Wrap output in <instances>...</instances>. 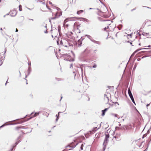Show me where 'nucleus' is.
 <instances>
[{
    "mask_svg": "<svg viewBox=\"0 0 151 151\" xmlns=\"http://www.w3.org/2000/svg\"><path fill=\"white\" fill-rule=\"evenodd\" d=\"M28 115H27L24 117L23 118H22V119H23L26 118V117H27Z\"/></svg>",
    "mask_w": 151,
    "mask_h": 151,
    "instance_id": "09e8293b",
    "label": "nucleus"
},
{
    "mask_svg": "<svg viewBox=\"0 0 151 151\" xmlns=\"http://www.w3.org/2000/svg\"><path fill=\"white\" fill-rule=\"evenodd\" d=\"M118 116V115L117 114H115V116L116 117H117V116Z\"/></svg>",
    "mask_w": 151,
    "mask_h": 151,
    "instance_id": "3c124183",
    "label": "nucleus"
},
{
    "mask_svg": "<svg viewBox=\"0 0 151 151\" xmlns=\"http://www.w3.org/2000/svg\"><path fill=\"white\" fill-rule=\"evenodd\" d=\"M13 150V147L10 150H9V151H12V150Z\"/></svg>",
    "mask_w": 151,
    "mask_h": 151,
    "instance_id": "de8ad7c7",
    "label": "nucleus"
},
{
    "mask_svg": "<svg viewBox=\"0 0 151 151\" xmlns=\"http://www.w3.org/2000/svg\"><path fill=\"white\" fill-rule=\"evenodd\" d=\"M31 71V66H29L28 67V75H29L30 72Z\"/></svg>",
    "mask_w": 151,
    "mask_h": 151,
    "instance_id": "2eb2a0df",
    "label": "nucleus"
},
{
    "mask_svg": "<svg viewBox=\"0 0 151 151\" xmlns=\"http://www.w3.org/2000/svg\"><path fill=\"white\" fill-rule=\"evenodd\" d=\"M20 141H21V140H19L18 141V142H17H17H15V145H13V147H16V145H17V144L19 143V142H20Z\"/></svg>",
    "mask_w": 151,
    "mask_h": 151,
    "instance_id": "aec40b11",
    "label": "nucleus"
},
{
    "mask_svg": "<svg viewBox=\"0 0 151 151\" xmlns=\"http://www.w3.org/2000/svg\"><path fill=\"white\" fill-rule=\"evenodd\" d=\"M9 15V14H7L5 15H4V17H5V16H6L7 15Z\"/></svg>",
    "mask_w": 151,
    "mask_h": 151,
    "instance_id": "e2e57ef3",
    "label": "nucleus"
},
{
    "mask_svg": "<svg viewBox=\"0 0 151 151\" xmlns=\"http://www.w3.org/2000/svg\"><path fill=\"white\" fill-rule=\"evenodd\" d=\"M6 49L5 48V50H4V51H5L4 53H6Z\"/></svg>",
    "mask_w": 151,
    "mask_h": 151,
    "instance_id": "13d9d810",
    "label": "nucleus"
},
{
    "mask_svg": "<svg viewBox=\"0 0 151 151\" xmlns=\"http://www.w3.org/2000/svg\"><path fill=\"white\" fill-rule=\"evenodd\" d=\"M143 7H147L148 9H150V7H147V6H143Z\"/></svg>",
    "mask_w": 151,
    "mask_h": 151,
    "instance_id": "603ef678",
    "label": "nucleus"
},
{
    "mask_svg": "<svg viewBox=\"0 0 151 151\" xmlns=\"http://www.w3.org/2000/svg\"><path fill=\"white\" fill-rule=\"evenodd\" d=\"M109 27L108 26L107 27H105V28L104 29V30H106V29L109 28Z\"/></svg>",
    "mask_w": 151,
    "mask_h": 151,
    "instance_id": "a18cd8bd",
    "label": "nucleus"
},
{
    "mask_svg": "<svg viewBox=\"0 0 151 151\" xmlns=\"http://www.w3.org/2000/svg\"><path fill=\"white\" fill-rule=\"evenodd\" d=\"M98 19L100 21H101V19H102V18L100 17H98Z\"/></svg>",
    "mask_w": 151,
    "mask_h": 151,
    "instance_id": "f704fd0d",
    "label": "nucleus"
},
{
    "mask_svg": "<svg viewBox=\"0 0 151 151\" xmlns=\"http://www.w3.org/2000/svg\"><path fill=\"white\" fill-rule=\"evenodd\" d=\"M17 13V12L15 9H14L10 11V15L11 17H14L16 15Z\"/></svg>",
    "mask_w": 151,
    "mask_h": 151,
    "instance_id": "39448f33",
    "label": "nucleus"
},
{
    "mask_svg": "<svg viewBox=\"0 0 151 151\" xmlns=\"http://www.w3.org/2000/svg\"><path fill=\"white\" fill-rule=\"evenodd\" d=\"M23 126H22V127H16V129H17L19 128H22V129H23L24 128H23Z\"/></svg>",
    "mask_w": 151,
    "mask_h": 151,
    "instance_id": "b1692460",
    "label": "nucleus"
},
{
    "mask_svg": "<svg viewBox=\"0 0 151 151\" xmlns=\"http://www.w3.org/2000/svg\"><path fill=\"white\" fill-rule=\"evenodd\" d=\"M136 9V8H134V9H132V10H131V11L132 12L133 11H134V10H135Z\"/></svg>",
    "mask_w": 151,
    "mask_h": 151,
    "instance_id": "a19ab883",
    "label": "nucleus"
},
{
    "mask_svg": "<svg viewBox=\"0 0 151 151\" xmlns=\"http://www.w3.org/2000/svg\"><path fill=\"white\" fill-rule=\"evenodd\" d=\"M19 11H21L22 10V6L21 5H20L19 6Z\"/></svg>",
    "mask_w": 151,
    "mask_h": 151,
    "instance_id": "393cba45",
    "label": "nucleus"
},
{
    "mask_svg": "<svg viewBox=\"0 0 151 151\" xmlns=\"http://www.w3.org/2000/svg\"><path fill=\"white\" fill-rule=\"evenodd\" d=\"M144 49H146V48H141V49H137V50H135L132 54V55H131V57H133L134 55V54H135V53H136L137 52H138V51L140 50H143Z\"/></svg>",
    "mask_w": 151,
    "mask_h": 151,
    "instance_id": "1a4fd4ad",
    "label": "nucleus"
},
{
    "mask_svg": "<svg viewBox=\"0 0 151 151\" xmlns=\"http://www.w3.org/2000/svg\"><path fill=\"white\" fill-rule=\"evenodd\" d=\"M115 106H117V105H119V104H118V103L117 102H116L115 104Z\"/></svg>",
    "mask_w": 151,
    "mask_h": 151,
    "instance_id": "473e14b6",
    "label": "nucleus"
},
{
    "mask_svg": "<svg viewBox=\"0 0 151 151\" xmlns=\"http://www.w3.org/2000/svg\"><path fill=\"white\" fill-rule=\"evenodd\" d=\"M40 113V112H35L34 115V116L33 117H30L27 120H23V121H21L19 122L16 123L15 124H6L7 123L10 122H13L14 121H18L19 120V119H16V120H14L12 121L11 122H7L6 123H5L4 124L2 125L0 127V128H2L4 127V126H6L7 125H14V124H22L23 123H24L26 121H28L30 119H31L32 117H35L37 116V115H39V114Z\"/></svg>",
    "mask_w": 151,
    "mask_h": 151,
    "instance_id": "f257e3e1",
    "label": "nucleus"
},
{
    "mask_svg": "<svg viewBox=\"0 0 151 151\" xmlns=\"http://www.w3.org/2000/svg\"><path fill=\"white\" fill-rule=\"evenodd\" d=\"M19 73H20V76H21V73L20 71H19Z\"/></svg>",
    "mask_w": 151,
    "mask_h": 151,
    "instance_id": "69168bd1",
    "label": "nucleus"
},
{
    "mask_svg": "<svg viewBox=\"0 0 151 151\" xmlns=\"http://www.w3.org/2000/svg\"><path fill=\"white\" fill-rule=\"evenodd\" d=\"M73 64H71L70 65V68H73Z\"/></svg>",
    "mask_w": 151,
    "mask_h": 151,
    "instance_id": "c9c22d12",
    "label": "nucleus"
},
{
    "mask_svg": "<svg viewBox=\"0 0 151 151\" xmlns=\"http://www.w3.org/2000/svg\"><path fill=\"white\" fill-rule=\"evenodd\" d=\"M146 57V56H143L141 58H142V59H143V58H145V57Z\"/></svg>",
    "mask_w": 151,
    "mask_h": 151,
    "instance_id": "5fc2aeb1",
    "label": "nucleus"
},
{
    "mask_svg": "<svg viewBox=\"0 0 151 151\" xmlns=\"http://www.w3.org/2000/svg\"><path fill=\"white\" fill-rule=\"evenodd\" d=\"M110 95V94L108 93L107 94H104V100L106 102L108 103L109 101V96Z\"/></svg>",
    "mask_w": 151,
    "mask_h": 151,
    "instance_id": "423d86ee",
    "label": "nucleus"
},
{
    "mask_svg": "<svg viewBox=\"0 0 151 151\" xmlns=\"http://www.w3.org/2000/svg\"><path fill=\"white\" fill-rule=\"evenodd\" d=\"M125 126H123L121 127H115V129L116 130L118 129V130H125V129L124 128Z\"/></svg>",
    "mask_w": 151,
    "mask_h": 151,
    "instance_id": "9b49d317",
    "label": "nucleus"
},
{
    "mask_svg": "<svg viewBox=\"0 0 151 151\" xmlns=\"http://www.w3.org/2000/svg\"><path fill=\"white\" fill-rule=\"evenodd\" d=\"M96 64L94 65L93 66V68H96Z\"/></svg>",
    "mask_w": 151,
    "mask_h": 151,
    "instance_id": "4c0bfd02",
    "label": "nucleus"
},
{
    "mask_svg": "<svg viewBox=\"0 0 151 151\" xmlns=\"http://www.w3.org/2000/svg\"><path fill=\"white\" fill-rule=\"evenodd\" d=\"M62 12H56V14H55V17L51 18L50 19H54L56 18H59L60 16H61L62 15Z\"/></svg>",
    "mask_w": 151,
    "mask_h": 151,
    "instance_id": "20e7f679",
    "label": "nucleus"
},
{
    "mask_svg": "<svg viewBox=\"0 0 151 151\" xmlns=\"http://www.w3.org/2000/svg\"><path fill=\"white\" fill-rule=\"evenodd\" d=\"M91 40L92 42H94L95 43L98 44V45H100L101 44V42L99 41H96L94 40L93 39H91Z\"/></svg>",
    "mask_w": 151,
    "mask_h": 151,
    "instance_id": "4468645a",
    "label": "nucleus"
},
{
    "mask_svg": "<svg viewBox=\"0 0 151 151\" xmlns=\"http://www.w3.org/2000/svg\"><path fill=\"white\" fill-rule=\"evenodd\" d=\"M105 138H108L109 137V135L108 132H106L105 133Z\"/></svg>",
    "mask_w": 151,
    "mask_h": 151,
    "instance_id": "f3484780",
    "label": "nucleus"
},
{
    "mask_svg": "<svg viewBox=\"0 0 151 151\" xmlns=\"http://www.w3.org/2000/svg\"><path fill=\"white\" fill-rule=\"evenodd\" d=\"M128 93L129 95L131 100L133 102V103L135 104V105H136V104L135 102L133 97L132 94L131 93V92L129 88H128Z\"/></svg>",
    "mask_w": 151,
    "mask_h": 151,
    "instance_id": "7ed1b4c3",
    "label": "nucleus"
},
{
    "mask_svg": "<svg viewBox=\"0 0 151 151\" xmlns=\"http://www.w3.org/2000/svg\"><path fill=\"white\" fill-rule=\"evenodd\" d=\"M141 60V58H138L137 59V61H140Z\"/></svg>",
    "mask_w": 151,
    "mask_h": 151,
    "instance_id": "c03bdc74",
    "label": "nucleus"
},
{
    "mask_svg": "<svg viewBox=\"0 0 151 151\" xmlns=\"http://www.w3.org/2000/svg\"><path fill=\"white\" fill-rule=\"evenodd\" d=\"M49 3L50 4H52V3L51 2H50V1L49 2Z\"/></svg>",
    "mask_w": 151,
    "mask_h": 151,
    "instance_id": "338daca9",
    "label": "nucleus"
},
{
    "mask_svg": "<svg viewBox=\"0 0 151 151\" xmlns=\"http://www.w3.org/2000/svg\"><path fill=\"white\" fill-rule=\"evenodd\" d=\"M61 46L68 47L69 46V45L67 41L64 40L63 44V45H61Z\"/></svg>",
    "mask_w": 151,
    "mask_h": 151,
    "instance_id": "0eeeda50",
    "label": "nucleus"
},
{
    "mask_svg": "<svg viewBox=\"0 0 151 151\" xmlns=\"http://www.w3.org/2000/svg\"><path fill=\"white\" fill-rule=\"evenodd\" d=\"M55 79H56L58 81H60L61 80L60 79L58 78H55Z\"/></svg>",
    "mask_w": 151,
    "mask_h": 151,
    "instance_id": "58836bf2",
    "label": "nucleus"
},
{
    "mask_svg": "<svg viewBox=\"0 0 151 151\" xmlns=\"http://www.w3.org/2000/svg\"><path fill=\"white\" fill-rule=\"evenodd\" d=\"M86 36L90 40L91 39H91V37L89 35H86Z\"/></svg>",
    "mask_w": 151,
    "mask_h": 151,
    "instance_id": "5701e85b",
    "label": "nucleus"
},
{
    "mask_svg": "<svg viewBox=\"0 0 151 151\" xmlns=\"http://www.w3.org/2000/svg\"><path fill=\"white\" fill-rule=\"evenodd\" d=\"M5 57L4 56H1V55H0V66H1L3 63L4 59V58Z\"/></svg>",
    "mask_w": 151,
    "mask_h": 151,
    "instance_id": "6e6552de",
    "label": "nucleus"
},
{
    "mask_svg": "<svg viewBox=\"0 0 151 151\" xmlns=\"http://www.w3.org/2000/svg\"><path fill=\"white\" fill-rule=\"evenodd\" d=\"M44 32L45 33H48V31L47 30H46Z\"/></svg>",
    "mask_w": 151,
    "mask_h": 151,
    "instance_id": "8fccbe9b",
    "label": "nucleus"
},
{
    "mask_svg": "<svg viewBox=\"0 0 151 151\" xmlns=\"http://www.w3.org/2000/svg\"><path fill=\"white\" fill-rule=\"evenodd\" d=\"M150 129H149L147 132V134H148L149 133Z\"/></svg>",
    "mask_w": 151,
    "mask_h": 151,
    "instance_id": "79ce46f5",
    "label": "nucleus"
},
{
    "mask_svg": "<svg viewBox=\"0 0 151 151\" xmlns=\"http://www.w3.org/2000/svg\"><path fill=\"white\" fill-rule=\"evenodd\" d=\"M109 141L108 138H105L104 142L103 143V145H106L107 144Z\"/></svg>",
    "mask_w": 151,
    "mask_h": 151,
    "instance_id": "ddd939ff",
    "label": "nucleus"
},
{
    "mask_svg": "<svg viewBox=\"0 0 151 151\" xmlns=\"http://www.w3.org/2000/svg\"><path fill=\"white\" fill-rule=\"evenodd\" d=\"M61 112H59L58 113V114L56 115V116L57 117V118L55 120L56 122H57L58 121V119H59V114L60 113H61Z\"/></svg>",
    "mask_w": 151,
    "mask_h": 151,
    "instance_id": "dca6fc26",
    "label": "nucleus"
},
{
    "mask_svg": "<svg viewBox=\"0 0 151 151\" xmlns=\"http://www.w3.org/2000/svg\"><path fill=\"white\" fill-rule=\"evenodd\" d=\"M83 40V39H80L78 40L77 44L78 45V46H81V45L82 43V40Z\"/></svg>",
    "mask_w": 151,
    "mask_h": 151,
    "instance_id": "9d476101",
    "label": "nucleus"
},
{
    "mask_svg": "<svg viewBox=\"0 0 151 151\" xmlns=\"http://www.w3.org/2000/svg\"><path fill=\"white\" fill-rule=\"evenodd\" d=\"M93 9V8H89V9L91 10V9Z\"/></svg>",
    "mask_w": 151,
    "mask_h": 151,
    "instance_id": "0e129e2a",
    "label": "nucleus"
},
{
    "mask_svg": "<svg viewBox=\"0 0 151 151\" xmlns=\"http://www.w3.org/2000/svg\"><path fill=\"white\" fill-rule=\"evenodd\" d=\"M103 145L104 146V147H103V150H105V149H106V145Z\"/></svg>",
    "mask_w": 151,
    "mask_h": 151,
    "instance_id": "2f4dec72",
    "label": "nucleus"
},
{
    "mask_svg": "<svg viewBox=\"0 0 151 151\" xmlns=\"http://www.w3.org/2000/svg\"><path fill=\"white\" fill-rule=\"evenodd\" d=\"M21 136H19L18 138H17V142H18V141L19 140H20V139H21Z\"/></svg>",
    "mask_w": 151,
    "mask_h": 151,
    "instance_id": "cd10ccee",
    "label": "nucleus"
},
{
    "mask_svg": "<svg viewBox=\"0 0 151 151\" xmlns=\"http://www.w3.org/2000/svg\"><path fill=\"white\" fill-rule=\"evenodd\" d=\"M150 105V104H147L146 105L147 107Z\"/></svg>",
    "mask_w": 151,
    "mask_h": 151,
    "instance_id": "052dcab7",
    "label": "nucleus"
},
{
    "mask_svg": "<svg viewBox=\"0 0 151 151\" xmlns=\"http://www.w3.org/2000/svg\"><path fill=\"white\" fill-rule=\"evenodd\" d=\"M28 65H29V66H30V65H31V63H28Z\"/></svg>",
    "mask_w": 151,
    "mask_h": 151,
    "instance_id": "864d4df0",
    "label": "nucleus"
},
{
    "mask_svg": "<svg viewBox=\"0 0 151 151\" xmlns=\"http://www.w3.org/2000/svg\"><path fill=\"white\" fill-rule=\"evenodd\" d=\"M136 67H137V65L136 64H135L134 65V68H133V70H135V69L136 68Z\"/></svg>",
    "mask_w": 151,
    "mask_h": 151,
    "instance_id": "72a5a7b5",
    "label": "nucleus"
},
{
    "mask_svg": "<svg viewBox=\"0 0 151 151\" xmlns=\"http://www.w3.org/2000/svg\"><path fill=\"white\" fill-rule=\"evenodd\" d=\"M57 43L58 45H60V43H59V40L57 41Z\"/></svg>",
    "mask_w": 151,
    "mask_h": 151,
    "instance_id": "e433bc0d",
    "label": "nucleus"
},
{
    "mask_svg": "<svg viewBox=\"0 0 151 151\" xmlns=\"http://www.w3.org/2000/svg\"><path fill=\"white\" fill-rule=\"evenodd\" d=\"M83 12V10H80L79 11H78L77 14H79L81 13H82Z\"/></svg>",
    "mask_w": 151,
    "mask_h": 151,
    "instance_id": "6ab92c4d",
    "label": "nucleus"
},
{
    "mask_svg": "<svg viewBox=\"0 0 151 151\" xmlns=\"http://www.w3.org/2000/svg\"><path fill=\"white\" fill-rule=\"evenodd\" d=\"M122 27V25L121 24L119 25L117 27V28H118L119 30H120L121 29Z\"/></svg>",
    "mask_w": 151,
    "mask_h": 151,
    "instance_id": "a211bd4d",
    "label": "nucleus"
},
{
    "mask_svg": "<svg viewBox=\"0 0 151 151\" xmlns=\"http://www.w3.org/2000/svg\"><path fill=\"white\" fill-rule=\"evenodd\" d=\"M147 148H146L145 150H144L143 151H147Z\"/></svg>",
    "mask_w": 151,
    "mask_h": 151,
    "instance_id": "4d7b16f0",
    "label": "nucleus"
},
{
    "mask_svg": "<svg viewBox=\"0 0 151 151\" xmlns=\"http://www.w3.org/2000/svg\"><path fill=\"white\" fill-rule=\"evenodd\" d=\"M148 47H151V46L149 45Z\"/></svg>",
    "mask_w": 151,
    "mask_h": 151,
    "instance_id": "774afa93",
    "label": "nucleus"
},
{
    "mask_svg": "<svg viewBox=\"0 0 151 151\" xmlns=\"http://www.w3.org/2000/svg\"><path fill=\"white\" fill-rule=\"evenodd\" d=\"M146 135H147V134H144L143 135V137H142V138H144L145 137V136H146Z\"/></svg>",
    "mask_w": 151,
    "mask_h": 151,
    "instance_id": "49530a36",
    "label": "nucleus"
},
{
    "mask_svg": "<svg viewBox=\"0 0 151 151\" xmlns=\"http://www.w3.org/2000/svg\"><path fill=\"white\" fill-rule=\"evenodd\" d=\"M44 114L46 115H47V117H48V115H49V114H48L47 112H44Z\"/></svg>",
    "mask_w": 151,
    "mask_h": 151,
    "instance_id": "c756f323",
    "label": "nucleus"
},
{
    "mask_svg": "<svg viewBox=\"0 0 151 151\" xmlns=\"http://www.w3.org/2000/svg\"><path fill=\"white\" fill-rule=\"evenodd\" d=\"M73 73H74V76L75 77L76 75V73H75V71H73Z\"/></svg>",
    "mask_w": 151,
    "mask_h": 151,
    "instance_id": "ea45409f",
    "label": "nucleus"
},
{
    "mask_svg": "<svg viewBox=\"0 0 151 151\" xmlns=\"http://www.w3.org/2000/svg\"><path fill=\"white\" fill-rule=\"evenodd\" d=\"M76 145H74V146L68 145L66 146V147H71L72 148H74L76 147Z\"/></svg>",
    "mask_w": 151,
    "mask_h": 151,
    "instance_id": "4be33fe9",
    "label": "nucleus"
},
{
    "mask_svg": "<svg viewBox=\"0 0 151 151\" xmlns=\"http://www.w3.org/2000/svg\"><path fill=\"white\" fill-rule=\"evenodd\" d=\"M149 33H146V32H144L142 33V35H143L145 36V35H147Z\"/></svg>",
    "mask_w": 151,
    "mask_h": 151,
    "instance_id": "7c9ffc66",
    "label": "nucleus"
},
{
    "mask_svg": "<svg viewBox=\"0 0 151 151\" xmlns=\"http://www.w3.org/2000/svg\"><path fill=\"white\" fill-rule=\"evenodd\" d=\"M145 49H149V50H150L149 51V52H151V49H149V48H146Z\"/></svg>",
    "mask_w": 151,
    "mask_h": 151,
    "instance_id": "37998d69",
    "label": "nucleus"
},
{
    "mask_svg": "<svg viewBox=\"0 0 151 151\" xmlns=\"http://www.w3.org/2000/svg\"><path fill=\"white\" fill-rule=\"evenodd\" d=\"M144 52H145V51H142L141 52H140V53H144Z\"/></svg>",
    "mask_w": 151,
    "mask_h": 151,
    "instance_id": "680f3d73",
    "label": "nucleus"
},
{
    "mask_svg": "<svg viewBox=\"0 0 151 151\" xmlns=\"http://www.w3.org/2000/svg\"><path fill=\"white\" fill-rule=\"evenodd\" d=\"M83 144H82L81 145V147H80V148H81V150H83Z\"/></svg>",
    "mask_w": 151,
    "mask_h": 151,
    "instance_id": "c85d7f7f",
    "label": "nucleus"
},
{
    "mask_svg": "<svg viewBox=\"0 0 151 151\" xmlns=\"http://www.w3.org/2000/svg\"><path fill=\"white\" fill-rule=\"evenodd\" d=\"M63 56L65 57H67V58H65L64 60H65L67 61H69L70 62H73L74 61V58L71 59L70 58V56L69 55L65 54H64L63 55Z\"/></svg>",
    "mask_w": 151,
    "mask_h": 151,
    "instance_id": "f03ea898",
    "label": "nucleus"
},
{
    "mask_svg": "<svg viewBox=\"0 0 151 151\" xmlns=\"http://www.w3.org/2000/svg\"><path fill=\"white\" fill-rule=\"evenodd\" d=\"M64 42V41H62V40H61L60 41V45H63V44Z\"/></svg>",
    "mask_w": 151,
    "mask_h": 151,
    "instance_id": "bb28decb",
    "label": "nucleus"
},
{
    "mask_svg": "<svg viewBox=\"0 0 151 151\" xmlns=\"http://www.w3.org/2000/svg\"><path fill=\"white\" fill-rule=\"evenodd\" d=\"M58 29L59 33H60V30H61V27L60 25H58Z\"/></svg>",
    "mask_w": 151,
    "mask_h": 151,
    "instance_id": "412c9836",
    "label": "nucleus"
},
{
    "mask_svg": "<svg viewBox=\"0 0 151 151\" xmlns=\"http://www.w3.org/2000/svg\"><path fill=\"white\" fill-rule=\"evenodd\" d=\"M148 27H150V28L151 29V25H148Z\"/></svg>",
    "mask_w": 151,
    "mask_h": 151,
    "instance_id": "bf43d9fd",
    "label": "nucleus"
},
{
    "mask_svg": "<svg viewBox=\"0 0 151 151\" xmlns=\"http://www.w3.org/2000/svg\"><path fill=\"white\" fill-rule=\"evenodd\" d=\"M18 31V29L16 28V32H17Z\"/></svg>",
    "mask_w": 151,
    "mask_h": 151,
    "instance_id": "6e6d98bb",
    "label": "nucleus"
},
{
    "mask_svg": "<svg viewBox=\"0 0 151 151\" xmlns=\"http://www.w3.org/2000/svg\"><path fill=\"white\" fill-rule=\"evenodd\" d=\"M96 128H97V127H95L93 128V129L92 130V131L93 132H96Z\"/></svg>",
    "mask_w": 151,
    "mask_h": 151,
    "instance_id": "a878e982",
    "label": "nucleus"
},
{
    "mask_svg": "<svg viewBox=\"0 0 151 151\" xmlns=\"http://www.w3.org/2000/svg\"><path fill=\"white\" fill-rule=\"evenodd\" d=\"M109 108H105L104 110H102V116H104L105 114V112L107 111Z\"/></svg>",
    "mask_w": 151,
    "mask_h": 151,
    "instance_id": "f8f14e48",
    "label": "nucleus"
}]
</instances>
